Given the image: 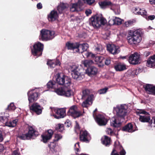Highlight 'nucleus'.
I'll use <instances>...</instances> for the list:
<instances>
[{"label":"nucleus","mask_w":155,"mask_h":155,"mask_svg":"<svg viewBox=\"0 0 155 155\" xmlns=\"http://www.w3.org/2000/svg\"><path fill=\"white\" fill-rule=\"evenodd\" d=\"M127 39L130 44L132 45H138L142 40L140 31L139 30H129Z\"/></svg>","instance_id":"1"},{"label":"nucleus","mask_w":155,"mask_h":155,"mask_svg":"<svg viewBox=\"0 0 155 155\" xmlns=\"http://www.w3.org/2000/svg\"><path fill=\"white\" fill-rule=\"evenodd\" d=\"M26 130L28 132L25 134L19 135L18 137L21 140H29L36 137L38 135V133L32 126L27 125Z\"/></svg>","instance_id":"2"},{"label":"nucleus","mask_w":155,"mask_h":155,"mask_svg":"<svg viewBox=\"0 0 155 155\" xmlns=\"http://www.w3.org/2000/svg\"><path fill=\"white\" fill-rule=\"evenodd\" d=\"M106 21V19L102 17L95 15L90 19L89 24L90 26H92L94 28H97L101 25H104Z\"/></svg>","instance_id":"3"},{"label":"nucleus","mask_w":155,"mask_h":155,"mask_svg":"<svg viewBox=\"0 0 155 155\" xmlns=\"http://www.w3.org/2000/svg\"><path fill=\"white\" fill-rule=\"evenodd\" d=\"M54 34V31L43 29L40 31L39 38L41 41H47L53 38Z\"/></svg>","instance_id":"4"},{"label":"nucleus","mask_w":155,"mask_h":155,"mask_svg":"<svg viewBox=\"0 0 155 155\" xmlns=\"http://www.w3.org/2000/svg\"><path fill=\"white\" fill-rule=\"evenodd\" d=\"M44 49V45L40 42L35 43L31 49L32 54L34 56H40L42 55Z\"/></svg>","instance_id":"5"},{"label":"nucleus","mask_w":155,"mask_h":155,"mask_svg":"<svg viewBox=\"0 0 155 155\" xmlns=\"http://www.w3.org/2000/svg\"><path fill=\"white\" fill-rule=\"evenodd\" d=\"M54 91L58 95L66 97H70L73 94L71 89L64 87L55 89Z\"/></svg>","instance_id":"6"},{"label":"nucleus","mask_w":155,"mask_h":155,"mask_svg":"<svg viewBox=\"0 0 155 155\" xmlns=\"http://www.w3.org/2000/svg\"><path fill=\"white\" fill-rule=\"evenodd\" d=\"M116 111V115L117 117L121 119H124L127 113V110L126 106L124 105H121L115 108Z\"/></svg>","instance_id":"7"},{"label":"nucleus","mask_w":155,"mask_h":155,"mask_svg":"<svg viewBox=\"0 0 155 155\" xmlns=\"http://www.w3.org/2000/svg\"><path fill=\"white\" fill-rule=\"evenodd\" d=\"M72 78L77 80H80L82 78L81 72L78 66L73 65L71 69Z\"/></svg>","instance_id":"8"},{"label":"nucleus","mask_w":155,"mask_h":155,"mask_svg":"<svg viewBox=\"0 0 155 155\" xmlns=\"http://www.w3.org/2000/svg\"><path fill=\"white\" fill-rule=\"evenodd\" d=\"M29 103L36 101L38 98L39 94L33 90L29 91L27 93Z\"/></svg>","instance_id":"9"},{"label":"nucleus","mask_w":155,"mask_h":155,"mask_svg":"<svg viewBox=\"0 0 155 155\" xmlns=\"http://www.w3.org/2000/svg\"><path fill=\"white\" fill-rule=\"evenodd\" d=\"M70 115L74 118L79 117L82 115L81 112L80 111H77V107L76 105H73L71 107L68 111Z\"/></svg>","instance_id":"10"},{"label":"nucleus","mask_w":155,"mask_h":155,"mask_svg":"<svg viewBox=\"0 0 155 155\" xmlns=\"http://www.w3.org/2000/svg\"><path fill=\"white\" fill-rule=\"evenodd\" d=\"M140 55L137 52H134L130 55L129 58V62L133 65H136L140 63Z\"/></svg>","instance_id":"11"},{"label":"nucleus","mask_w":155,"mask_h":155,"mask_svg":"<svg viewBox=\"0 0 155 155\" xmlns=\"http://www.w3.org/2000/svg\"><path fill=\"white\" fill-rule=\"evenodd\" d=\"M99 4L101 8L104 9L108 8L112 10L115 6L114 4L108 0L99 2Z\"/></svg>","instance_id":"12"},{"label":"nucleus","mask_w":155,"mask_h":155,"mask_svg":"<svg viewBox=\"0 0 155 155\" xmlns=\"http://www.w3.org/2000/svg\"><path fill=\"white\" fill-rule=\"evenodd\" d=\"M79 138L81 141L88 143L91 140V137L87 131L86 130H85L81 132L80 134Z\"/></svg>","instance_id":"13"},{"label":"nucleus","mask_w":155,"mask_h":155,"mask_svg":"<svg viewBox=\"0 0 155 155\" xmlns=\"http://www.w3.org/2000/svg\"><path fill=\"white\" fill-rule=\"evenodd\" d=\"M30 110L31 113H35L38 115L40 114L42 112L41 107L37 103H34L30 106Z\"/></svg>","instance_id":"14"},{"label":"nucleus","mask_w":155,"mask_h":155,"mask_svg":"<svg viewBox=\"0 0 155 155\" xmlns=\"http://www.w3.org/2000/svg\"><path fill=\"white\" fill-rule=\"evenodd\" d=\"M94 118L97 124L100 126L105 125L108 120L103 115L100 114L96 115Z\"/></svg>","instance_id":"15"},{"label":"nucleus","mask_w":155,"mask_h":155,"mask_svg":"<svg viewBox=\"0 0 155 155\" xmlns=\"http://www.w3.org/2000/svg\"><path fill=\"white\" fill-rule=\"evenodd\" d=\"M119 47L114 44H109L107 46V50L109 52L114 55L118 54L120 52Z\"/></svg>","instance_id":"16"},{"label":"nucleus","mask_w":155,"mask_h":155,"mask_svg":"<svg viewBox=\"0 0 155 155\" xmlns=\"http://www.w3.org/2000/svg\"><path fill=\"white\" fill-rule=\"evenodd\" d=\"M66 46L68 50H74L76 49H77L76 51L77 52H80L79 42L71 43L68 42L66 43Z\"/></svg>","instance_id":"17"},{"label":"nucleus","mask_w":155,"mask_h":155,"mask_svg":"<svg viewBox=\"0 0 155 155\" xmlns=\"http://www.w3.org/2000/svg\"><path fill=\"white\" fill-rule=\"evenodd\" d=\"M135 127H134L133 125L131 123H129L123 127L121 130L124 131L132 133L138 130L136 126L135 125Z\"/></svg>","instance_id":"18"},{"label":"nucleus","mask_w":155,"mask_h":155,"mask_svg":"<svg viewBox=\"0 0 155 155\" xmlns=\"http://www.w3.org/2000/svg\"><path fill=\"white\" fill-rule=\"evenodd\" d=\"M53 134V131L51 130H49L44 134L42 135V141L43 142L46 143L50 139Z\"/></svg>","instance_id":"19"},{"label":"nucleus","mask_w":155,"mask_h":155,"mask_svg":"<svg viewBox=\"0 0 155 155\" xmlns=\"http://www.w3.org/2000/svg\"><path fill=\"white\" fill-rule=\"evenodd\" d=\"M58 14L57 12L55 10L51 11L48 16V18L49 21L53 22L58 19Z\"/></svg>","instance_id":"20"},{"label":"nucleus","mask_w":155,"mask_h":155,"mask_svg":"<svg viewBox=\"0 0 155 155\" xmlns=\"http://www.w3.org/2000/svg\"><path fill=\"white\" fill-rule=\"evenodd\" d=\"M139 120L142 122H148L150 125L153 123L152 120H150V115L149 113L148 114H145L144 116L140 115Z\"/></svg>","instance_id":"21"},{"label":"nucleus","mask_w":155,"mask_h":155,"mask_svg":"<svg viewBox=\"0 0 155 155\" xmlns=\"http://www.w3.org/2000/svg\"><path fill=\"white\" fill-rule=\"evenodd\" d=\"M145 91L149 94H155V86L153 84H147L143 86Z\"/></svg>","instance_id":"22"},{"label":"nucleus","mask_w":155,"mask_h":155,"mask_svg":"<svg viewBox=\"0 0 155 155\" xmlns=\"http://www.w3.org/2000/svg\"><path fill=\"white\" fill-rule=\"evenodd\" d=\"M97 71V68L93 66L90 67H88L85 70L86 73L89 76L96 75Z\"/></svg>","instance_id":"23"},{"label":"nucleus","mask_w":155,"mask_h":155,"mask_svg":"<svg viewBox=\"0 0 155 155\" xmlns=\"http://www.w3.org/2000/svg\"><path fill=\"white\" fill-rule=\"evenodd\" d=\"M55 112V114L53 115L55 118L59 119L64 117L65 111L63 109H60L56 110Z\"/></svg>","instance_id":"24"},{"label":"nucleus","mask_w":155,"mask_h":155,"mask_svg":"<svg viewBox=\"0 0 155 155\" xmlns=\"http://www.w3.org/2000/svg\"><path fill=\"white\" fill-rule=\"evenodd\" d=\"M147 66L148 67L155 68V54L150 56L147 60Z\"/></svg>","instance_id":"25"},{"label":"nucleus","mask_w":155,"mask_h":155,"mask_svg":"<svg viewBox=\"0 0 155 155\" xmlns=\"http://www.w3.org/2000/svg\"><path fill=\"white\" fill-rule=\"evenodd\" d=\"M104 137V138L101 139L102 143L106 147H109L111 144V138L106 135Z\"/></svg>","instance_id":"26"},{"label":"nucleus","mask_w":155,"mask_h":155,"mask_svg":"<svg viewBox=\"0 0 155 155\" xmlns=\"http://www.w3.org/2000/svg\"><path fill=\"white\" fill-rule=\"evenodd\" d=\"M90 92L89 90L85 89L82 91V98L83 99H86L90 97H91V99H93L94 97V95L93 94H90Z\"/></svg>","instance_id":"27"},{"label":"nucleus","mask_w":155,"mask_h":155,"mask_svg":"<svg viewBox=\"0 0 155 155\" xmlns=\"http://www.w3.org/2000/svg\"><path fill=\"white\" fill-rule=\"evenodd\" d=\"M94 60L98 64L99 67H103L104 65V58L103 56H96Z\"/></svg>","instance_id":"28"},{"label":"nucleus","mask_w":155,"mask_h":155,"mask_svg":"<svg viewBox=\"0 0 155 155\" xmlns=\"http://www.w3.org/2000/svg\"><path fill=\"white\" fill-rule=\"evenodd\" d=\"M64 80L62 85H64V87L71 89L70 86L71 85V79L70 78L65 75Z\"/></svg>","instance_id":"29"},{"label":"nucleus","mask_w":155,"mask_h":155,"mask_svg":"<svg viewBox=\"0 0 155 155\" xmlns=\"http://www.w3.org/2000/svg\"><path fill=\"white\" fill-rule=\"evenodd\" d=\"M68 7V5L67 4L62 3L58 6L57 9L59 13L61 14L65 11Z\"/></svg>","instance_id":"30"},{"label":"nucleus","mask_w":155,"mask_h":155,"mask_svg":"<svg viewBox=\"0 0 155 155\" xmlns=\"http://www.w3.org/2000/svg\"><path fill=\"white\" fill-rule=\"evenodd\" d=\"M65 75H63L62 77H61L59 73L57 74L56 75V81L57 84L60 85H62L63 82H64V77Z\"/></svg>","instance_id":"31"},{"label":"nucleus","mask_w":155,"mask_h":155,"mask_svg":"<svg viewBox=\"0 0 155 155\" xmlns=\"http://www.w3.org/2000/svg\"><path fill=\"white\" fill-rule=\"evenodd\" d=\"M134 12L136 15H141L142 16L144 13H146V11L143 8H140L139 7L135 8Z\"/></svg>","instance_id":"32"},{"label":"nucleus","mask_w":155,"mask_h":155,"mask_svg":"<svg viewBox=\"0 0 155 155\" xmlns=\"http://www.w3.org/2000/svg\"><path fill=\"white\" fill-rule=\"evenodd\" d=\"M114 148L116 150H120V151H124L126 152L122 146L120 144L119 141L115 142L114 143Z\"/></svg>","instance_id":"33"},{"label":"nucleus","mask_w":155,"mask_h":155,"mask_svg":"<svg viewBox=\"0 0 155 155\" xmlns=\"http://www.w3.org/2000/svg\"><path fill=\"white\" fill-rule=\"evenodd\" d=\"M18 119H15L12 120H11L6 123V125L9 127H14L17 125V123L18 122Z\"/></svg>","instance_id":"34"},{"label":"nucleus","mask_w":155,"mask_h":155,"mask_svg":"<svg viewBox=\"0 0 155 155\" xmlns=\"http://www.w3.org/2000/svg\"><path fill=\"white\" fill-rule=\"evenodd\" d=\"M121 124V122L117 121L116 119L114 118L112 119V121L110 122V125L111 126L114 127H120Z\"/></svg>","instance_id":"35"},{"label":"nucleus","mask_w":155,"mask_h":155,"mask_svg":"<svg viewBox=\"0 0 155 155\" xmlns=\"http://www.w3.org/2000/svg\"><path fill=\"white\" fill-rule=\"evenodd\" d=\"M115 70L117 71H122L126 69V66L125 65L117 64L114 66Z\"/></svg>","instance_id":"36"},{"label":"nucleus","mask_w":155,"mask_h":155,"mask_svg":"<svg viewBox=\"0 0 155 155\" xmlns=\"http://www.w3.org/2000/svg\"><path fill=\"white\" fill-rule=\"evenodd\" d=\"M111 21H113V23L112 25H120L122 23V21H121V19L119 18H117V17H115L114 18H113L112 19H111L109 21V23L110 24V23Z\"/></svg>","instance_id":"37"},{"label":"nucleus","mask_w":155,"mask_h":155,"mask_svg":"<svg viewBox=\"0 0 155 155\" xmlns=\"http://www.w3.org/2000/svg\"><path fill=\"white\" fill-rule=\"evenodd\" d=\"M93 62L91 60H85L82 61V64H83L84 67L87 68L88 67H91L93 64Z\"/></svg>","instance_id":"38"},{"label":"nucleus","mask_w":155,"mask_h":155,"mask_svg":"<svg viewBox=\"0 0 155 155\" xmlns=\"http://www.w3.org/2000/svg\"><path fill=\"white\" fill-rule=\"evenodd\" d=\"M79 48H81L82 49V51H80V52L84 51L87 50L89 47V45L87 43H83L82 44H80L79 43Z\"/></svg>","instance_id":"39"},{"label":"nucleus","mask_w":155,"mask_h":155,"mask_svg":"<svg viewBox=\"0 0 155 155\" xmlns=\"http://www.w3.org/2000/svg\"><path fill=\"white\" fill-rule=\"evenodd\" d=\"M55 84V81H50L47 84V87L48 89L53 88L55 90L56 88Z\"/></svg>","instance_id":"40"},{"label":"nucleus","mask_w":155,"mask_h":155,"mask_svg":"<svg viewBox=\"0 0 155 155\" xmlns=\"http://www.w3.org/2000/svg\"><path fill=\"white\" fill-rule=\"evenodd\" d=\"M126 154V152L124 151H120L119 153L115 149L113 148L111 153L110 155H125Z\"/></svg>","instance_id":"41"},{"label":"nucleus","mask_w":155,"mask_h":155,"mask_svg":"<svg viewBox=\"0 0 155 155\" xmlns=\"http://www.w3.org/2000/svg\"><path fill=\"white\" fill-rule=\"evenodd\" d=\"M85 99V100L82 103V106L83 107H87L88 104H89V102H91L93 101V99H91V97Z\"/></svg>","instance_id":"42"},{"label":"nucleus","mask_w":155,"mask_h":155,"mask_svg":"<svg viewBox=\"0 0 155 155\" xmlns=\"http://www.w3.org/2000/svg\"><path fill=\"white\" fill-rule=\"evenodd\" d=\"M55 129L58 131L62 132L64 130V125L63 124H58L56 125Z\"/></svg>","instance_id":"43"},{"label":"nucleus","mask_w":155,"mask_h":155,"mask_svg":"<svg viewBox=\"0 0 155 155\" xmlns=\"http://www.w3.org/2000/svg\"><path fill=\"white\" fill-rule=\"evenodd\" d=\"M143 16L146 18L147 20H152L155 18V15H150L149 16L147 14V11L146 13H144L143 15Z\"/></svg>","instance_id":"44"},{"label":"nucleus","mask_w":155,"mask_h":155,"mask_svg":"<svg viewBox=\"0 0 155 155\" xmlns=\"http://www.w3.org/2000/svg\"><path fill=\"white\" fill-rule=\"evenodd\" d=\"M16 108V107L15 106L14 103H11L8 105L7 107L6 108L5 110H6L8 111H13Z\"/></svg>","instance_id":"45"},{"label":"nucleus","mask_w":155,"mask_h":155,"mask_svg":"<svg viewBox=\"0 0 155 155\" xmlns=\"http://www.w3.org/2000/svg\"><path fill=\"white\" fill-rule=\"evenodd\" d=\"M47 64L50 67L54 68L56 65V64L55 62V61L50 60L48 61Z\"/></svg>","instance_id":"46"},{"label":"nucleus","mask_w":155,"mask_h":155,"mask_svg":"<svg viewBox=\"0 0 155 155\" xmlns=\"http://www.w3.org/2000/svg\"><path fill=\"white\" fill-rule=\"evenodd\" d=\"M78 6L77 4H73L70 8V11L72 12L78 11Z\"/></svg>","instance_id":"47"},{"label":"nucleus","mask_w":155,"mask_h":155,"mask_svg":"<svg viewBox=\"0 0 155 155\" xmlns=\"http://www.w3.org/2000/svg\"><path fill=\"white\" fill-rule=\"evenodd\" d=\"M134 23L133 21L129 20L127 21H126L124 23L125 26L127 27H129L132 26Z\"/></svg>","instance_id":"48"},{"label":"nucleus","mask_w":155,"mask_h":155,"mask_svg":"<svg viewBox=\"0 0 155 155\" xmlns=\"http://www.w3.org/2000/svg\"><path fill=\"white\" fill-rule=\"evenodd\" d=\"M79 53H81L82 54V55L83 56V57L84 58H89V53H90V52H89L87 51H83V52H79Z\"/></svg>","instance_id":"49"},{"label":"nucleus","mask_w":155,"mask_h":155,"mask_svg":"<svg viewBox=\"0 0 155 155\" xmlns=\"http://www.w3.org/2000/svg\"><path fill=\"white\" fill-rule=\"evenodd\" d=\"M136 113L137 115H139V116L140 115V114H143L144 115L147 114H148V113L146 111L143 110H140L139 111H137Z\"/></svg>","instance_id":"50"},{"label":"nucleus","mask_w":155,"mask_h":155,"mask_svg":"<svg viewBox=\"0 0 155 155\" xmlns=\"http://www.w3.org/2000/svg\"><path fill=\"white\" fill-rule=\"evenodd\" d=\"M108 89L107 87H105L103 89H100L98 91V92L100 94H103L106 93Z\"/></svg>","instance_id":"51"},{"label":"nucleus","mask_w":155,"mask_h":155,"mask_svg":"<svg viewBox=\"0 0 155 155\" xmlns=\"http://www.w3.org/2000/svg\"><path fill=\"white\" fill-rule=\"evenodd\" d=\"M110 62L111 60L110 58H104V63L106 65H108L110 64Z\"/></svg>","instance_id":"52"},{"label":"nucleus","mask_w":155,"mask_h":155,"mask_svg":"<svg viewBox=\"0 0 155 155\" xmlns=\"http://www.w3.org/2000/svg\"><path fill=\"white\" fill-rule=\"evenodd\" d=\"M84 3H86L89 5H91L94 2V0H83Z\"/></svg>","instance_id":"53"},{"label":"nucleus","mask_w":155,"mask_h":155,"mask_svg":"<svg viewBox=\"0 0 155 155\" xmlns=\"http://www.w3.org/2000/svg\"><path fill=\"white\" fill-rule=\"evenodd\" d=\"M62 137V136L60 134H56L55 135V140H54V141H58L59 140L61 139Z\"/></svg>","instance_id":"54"},{"label":"nucleus","mask_w":155,"mask_h":155,"mask_svg":"<svg viewBox=\"0 0 155 155\" xmlns=\"http://www.w3.org/2000/svg\"><path fill=\"white\" fill-rule=\"evenodd\" d=\"M1 114L2 115H1V116H2L4 118L6 119L8 121V118H9V114L8 113H4L3 115L2 114Z\"/></svg>","instance_id":"55"},{"label":"nucleus","mask_w":155,"mask_h":155,"mask_svg":"<svg viewBox=\"0 0 155 155\" xmlns=\"http://www.w3.org/2000/svg\"><path fill=\"white\" fill-rule=\"evenodd\" d=\"M8 121L6 119L4 118L2 116L0 115V122L5 124L6 125Z\"/></svg>","instance_id":"56"},{"label":"nucleus","mask_w":155,"mask_h":155,"mask_svg":"<svg viewBox=\"0 0 155 155\" xmlns=\"http://www.w3.org/2000/svg\"><path fill=\"white\" fill-rule=\"evenodd\" d=\"M106 132L108 134L110 135H112L113 133V131L112 130L111 128H110L107 129Z\"/></svg>","instance_id":"57"},{"label":"nucleus","mask_w":155,"mask_h":155,"mask_svg":"<svg viewBox=\"0 0 155 155\" xmlns=\"http://www.w3.org/2000/svg\"><path fill=\"white\" fill-rule=\"evenodd\" d=\"M89 58H90L92 59H95V58H96L95 55V54H93L91 52H90L89 53Z\"/></svg>","instance_id":"58"},{"label":"nucleus","mask_w":155,"mask_h":155,"mask_svg":"<svg viewBox=\"0 0 155 155\" xmlns=\"http://www.w3.org/2000/svg\"><path fill=\"white\" fill-rule=\"evenodd\" d=\"M80 129V127L79 124L76 122V125L75 127V131L76 132H77V130H79Z\"/></svg>","instance_id":"59"},{"label":"nucleus","mask_w":155,"mask_h":155,"mask_svg":"<svg viewBox=\"0 0 155 155\" xmlns=\"http://www.w3.org/2000/svg\"><path fill=\"white\" fill-rule=\"evenodd\" d=\"M64 124L67 127H69L71 125L70 122L69 120H67Z\"/></svg>","instance_id":"60"},{"label":"nucleus","mask_w":155,"mask_h":155,"mask_svg":"<svg viewBox=\"0 0 155 155\" xmlns=\"http://www.w3.org/2000/svg\"><path fill=\"white\" fill-rule=\"evenodd\" d=\"M102 46L100 45L95 48V50L98 52H99L102 50Z\"/></svg>","instance_id":"61"},{"label":"nucleus","mask_w":155,"mask_h":155,"mask_svg":"<svg viewBox=\"0 0 155 155\" xmlns=\"http://www.w3.org/2000/svg\"><path fill=\"white\" fill-rule=\"evenodd\" d=\"M37 7L38 9H41L42 8V4L40 2L38 3L37 5Z\"/></svg>","instance_id":"62"},{"label":"nucleus","mask_w":155,"mask_h":155,"mask_svg":"<svg viewBox=\"0 0 155 155\" xmlns=\"http://www.w3.org/2000/svg\"><path fill=\"white\" fill-rule=\"evenodd\" d=\"M91 13L92 12L91 10L90 9L86 10L85 12V13L86 14L87 16H88L89 15L91 14Z\"/></svg>","instance_id":"63"},{"label":"nucleus","mask_w":155,"mask_h":155,"mask_svg":"<svg viewBox=\"0 0 155 155\" xmlns=\"http://www.w3.org/2000/svg\"><path fill=\"white\" fill-rule=\"evenodd\" d=\"M150 52L149 51H146L144 53V55L146 57L148 56L150 54Z\"/></svg>","instance_id":"64"}]
</instances>
